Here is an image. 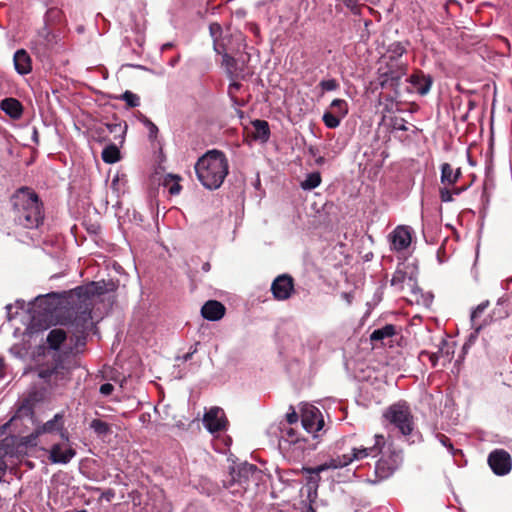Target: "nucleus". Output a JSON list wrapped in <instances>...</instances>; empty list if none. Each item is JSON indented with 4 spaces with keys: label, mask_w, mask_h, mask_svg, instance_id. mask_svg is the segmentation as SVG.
<instances>
[{
    "label": "nucleus",
    "mask_w": 512,
    "mask_h": 512,
    "mask_svg": "<svg viewBox=\"0 0 512 512\" xmlns=\"http://www.w3.org/2000/svg\"><path fill=\"white\" fill-rule=\"evenodd\" d=\"M32 422L30 409L22 407L8 423L0 428V482L8 468L5 457L25 456L29 448L37 446L38 438L43 434H59L61 439L69 441L68 431L64 427L63 414H55L52 419L38 425L33 432L23 436V426L27 427L26 423Z\"/></svg>",
    "instance_id": "nucleus-1"
},
{
    "label": "nucleus",
    "mask_w": 512,
    "mask_h": 512,
    "mask_svg": "<svg viewBox=\"0 0 512 512\" xmlns=\"http://www.w3.org/2000/svg\"><path fill=\"white\" fill-rule=\"evenodd\" d=\"M14 222L27 229L38 228L44 221L43 203L29 188L19 189L11 199Z\"/></svg>",
    "instance_id": "nucleus-2"
},
{
    "label": "nucleus",
    "mask_w": 512,
    "mask_h": 512,
    "mask_svg": "<svg viewBox=\"0 0 512 512\" xmlns=\"http://www.w3.org/2000/svg\"><path fill=\"white\" fill-rule=\"evenodd\" d=\"M194 168L200 183L209 190H215L229 173V161L224 152L212 149L197 160Z\"/></svg>",
    "instance_id": "nucleus-3"
},
{
    "label": "nucleus",
    "mask_w": 512,
    "mask_h": 512,
    "mask_svg": "<svg viewBox=\"0 0 512 512\" xmlns=\"http://www.w3.org/2000/svg\"><path fill=\"white\" fill-rule=\"evenodd\" d=\"M260 470L247 462L232 467L229 473V480H224V486L231 489L232 494H242L250 482H256L259 479Z\"/></svg>",
    "instance_id": "nucleus-4"
},
{
    "label": "nucleus",
    "mask_w": 512,
    "mask_h": 512,
    "mask_svg": "<svg viewBox=\"0 0 512 512\" xmlns=\"http://www.w3.org/2000/svg\"><path fill=\"white\" fill-rule=\"evenodd\" d=\"M373 444L354 447L349 454L338 455L332 457V466L343 468L353 461H359L368 457H377L385 448V438L381 434H375Z\"/></svg>",
    "instance_id": "nucleus-5"
},
{
    "label": "nucleus",
    "mask_w": 512,
    "mask_h": 512,
    "mask_svg": "<svg viewBox=\"0 0 512 512\" xmlns=\"http://www.w3.org/2000/svg\"><path fill=\"white\" fill-rule=\"evenodd\" d=\"M404 62H380L377 70L378 83L382 89L398 91L402 78L407 74Z\"/></svg>",
    "instance_id": "nucleus-6"
},
{
    "label": "nucleus",
    "mask_w": 512,
    "mask_h": 512,
    "mask_svg": "<svg viewBox=\"0 0 512 512\" xmlns=\"http://www.w3.org/2000/svg\"><path fill=\"white\" fill-rule=\"evenodd\" d=\"M383 416L394 425L403 435H410L413 430V420L406 402H397L389 406Z\"/></svg>",
    "instance_id": "nucleus-7"
},
{
    "label": "nucleus",
    "mask_w": 512,
    "mask_h": 512,
    "mask_svg": "<svg viewBox=\"0 0 512 512\" xmlns=\"http://www.w3.org/2000/svg\"><path fill=\"white\" fill-rule=\"evenodd\" d=\"M382 456L375 464V474L378 479L383 480L390 477L400 466L402 456L400 452L391 450H382Z\"/></svg>",
    "instance_id": "nucleus-8"
},
{
    "label": "nucleus",
    "mask_w": 512,
    "mask_h": 512,
    "mask_svg": "<svg viewBox=\"0 0 512 512\" xmlns=\"http://www.w3.org/2000/svg\"><path fill=\"white\" fill-rule=\"evenodd\" d=\"M70 326L76 337L77 345L80 344L83 346L85 344V335L92 326L91 310L85 307L83 310L77 311Z\"/></svg>",
    "instance_id": "nucleus-9"
},
{
    "label": "nucleus",
    "mask_w": 512,
    "mask_h": 512,
    "mask_svg": "<svg viewBox=\"0 0 512 512\" xmlns=\"http://www.w3.org/2000/svg\"><path fill=\"white\" fill-rule=\"evenodd\" d=\"M488 465L494 474L498 476L507 475L512 468L510 454L503 449H495L488 455Z\"/></svg>",
    "instance_id": "nucleus-10"
},
{
    "label": "nucleus",
    "mask_w": 512,
    "mask_h": 512,
    "mask_svg": "<svg viewBox=\"0 0 512 512\" xmlns=\"http://www.w3.org/2000/svg\"><path fill=\"white\" fill-rule=\"evenodd\" d=\"M301 423L308 433H316L324 426L320 410L312 405L305 406L302 409Z\"/></svg>",
    "instance_id": "nucleus-11"
},
{
    "label": "nucleus",
    "mask_w": 512,
    "mask_h": 512,
    "mask_svg": "<svg viewBox=\"0 0 512 512\" xmlns=\"http://www.w3.org/2000/svg\"><path fill=\"white\" fill-rule=\"evenodd\" d=\"M271 292L278 301L289 299L294 292L293 278L288 274L277 276L271 284Z\"/></svg>",
    "instance_id": "nucleus-12"
},
{
    "label": "nucleus",
    "mask_w": 512,
    "mask_h": 512,
    "mask_svg": "<svg viewBox=\"0 0 512 512\" xmlns=\"http://www.w3.org/2000/svg\"><path fill=\"white\" fill-rule=\"evenodd\" d=\"M226 422L224 411L218 407L210 408L203 417V425L210 433L224 430Z\"/></svg>",
    "instance_id": "nucleus-13"
},
{
    "label": "nucleus",
    "mask_w": 512,
    "mask_h": 512,
    "mask_svg": "<svg viewBox=\"0 0 512 512\" xmlns=\"http://www.w3.org/2000/svg\"><path fill=\"white\" fill-rule=\"evenodd\" d=\"M76 455L75 449L68 444L55 443L49 449V460L53 464H68Z\"/></svg>",
    "instance_id": "nucleus-14"
},
{
    "label": "nucleus",
    "mask_w": 512,
    "mask_h": 512,
    "mask_svg": "<svg viewBox=\"0 0 512 512\" xmlns=\"http://www.w3.org/2000/svg\"><path fill=\"white\" fill-rule=\"evenodd\" d=\"M406 267L404 265H399L391 278V286L395 287L398 290H403L404 285L407 284L413 293H416L420 289L416 287V278L412 274H408L405 270Z\"/></svg>",
    "instance_id": "nucleus-15"
},
{
    "label": "nucleus",
    "mask_w": 512,
    "mask_h": 512,
    "mask_svg": "<svg viewBox=\"0 0 512 512\" xmlns=\"http://www.w3.org/2000/svg\"><path fill=\"white\" fill-rule=\"evenodd\" d=\"M391 249L395 251H403L407 249L412 240L411 232L406 226H398L389 236Z\"/></svg>",
    "instance_id": "nucleus-16"
},
{
    "label": "nucleus",
    "mask_w": 512,
    "mask_h": 512,
    "mask_svg": "<svg viewBox=\"0 0 512 512\" xmlns=\"http://www.w3.org/2000/svg\"><path fill=\"white\" fill-rule=\"evenodd\" d=\"M331 464H332V458L314 468H304L303 469V471L308 475L307 476V480H308L307 486H308L309 495L311 494L312 490L316 491V489L318 487V482L320 481L319 474L321 472L328 470V469H338L339 468V467H334Z\"/></svg>",
    "instance_id": "nucleus-17"
},
{
    "label": "nucleus",
    "mask_w": 512,
    "mask_h": 512,
    "mask_svg": "<svg viewBox=\"0 0 512 512\" xmlns=\"http://www.w3.org/2000/svg\"><path fill=\"white\" fill-rule=\"evenodd\" d=\"M225 306L216 300L207 301L201 308V315L209 321H218L225 314Z\"/></svg>",
    "instance_id": "nucleus-18"
},
{
    "label": "nucleus",
    "mask_w": 512,
    "mask_h": 512,
    "mask_svg": "<svg viewBox=\"0 0 512 512\" xmlns=\"http://www.w3.org/2000/svg\"><path fill=\"white\" fill-rule=\"evenodd\" d=\"M408 81L413 86V88L422 96L429 93L433 83L432 77L430 75H425L421 71L412 74L409 77Z\"/></svg>",
    "instance_id": "nucleus-19"
},
{
    "label": "nucleus",
    "mask_w": 512,
    "mask_h": 512,
    "mask_svg": "<svg viewBox=\"0 0 512 512\" xmlns=\"http://www.w3.org/2000/svg\"><path fill=\"white\" fill-rule=\"evenodd\" d=\"M1 110L12 119H20L23 114V106L16 98H5L0 103Z\"/></svg>",
    "instance_id": "nucleus-20"
},
{
    "label": "nucleus",
    "mask_w": 512,
    "mask_h": 512,
    "mask_svg": "<svg viewBox=\"0 0 512 512\" xmlns=\"http://www.w3.org/2000/svg\"><path fill=\"white\" fill-rule=\"evenodd\" d=\"M14 67L17 73L25 75L31 72L32 65L28 53L24 49L17 50L13 57Z\"/></svg>",
    "instance_id": "nucleus-21"
},
{
    "label": "nucleus",
    "mask_w": 512,
    "mask_h": 512,
    "mask_svg": "<svg viewBox=\"0 0 512 512\" xmlns=\"http://www.w3.org/2000/svg\"><path fill=\"white\" fill-rule=\"evenodd\" d=\"M252 137L256 141H260L261 143H265L268 141L270 137V128L269 124L265 120H254L252 121Z\"/></svg>",
    "instance_id": "nucleus-22"
},
{
    "label": "nucleus",
    "mask_w": 512,
    "mask_h": 512,
    "mask_svg": "<svg viewBox=\"0 0 512 512\" xmlns=\"http://www.w3.org/2000/svg\"><path fill=\"white\" fill-rule=\"evenodd\" d=\"M461 176L460 168L453 170L449 163L441 165V183L444 185L455 184Z\"/></svg>",
    "instance_id": "nucleus-23"
},
{
    "label": "nucleus",
    "mask_w": 512,
    "mask_h": 512,
    "mask_svg": "<svg viewBox=\"0 0 512 512\" xmlns=\"http://www.w3.org/2000/svg\"><path fill=\"white\" fill-rule=\"evenodd\" d=\"M406 52V48L401 42H393L387 48V55L383 56V62H402L400 58Z\"/></svg>",
    "instance_id": "nucleus-24"
},
{
    "label": "nucleus",
    "mask_w": 512,
    "mask_h": 512,
    "mask_svg": "<svg viewBox=\"0 0 512 512\" xmlns=\"http://www.w3.org/2000/svg\"><path fill=\"white\" fill-rule=\"evenodd\" d=\"M396 329L392 324H386L385 326L375 329L371 335L370 340L372 342H383L385 339H389L395 335Z\"/></svg>",
    "instance_id": "nucleus-25"
},
{
    "label": "nucleus",
    "mask_w": 512,
    "mask_h": 512,
    "mask_svg": "<svg viewBox=\"0 0 512 512\" xmlns=\"http://www.w3.org/2000/svg\"><path fill=\"white\" fill-rule=\"evenodd\" d=\"M65 340L66 333L64 330L59 328L52 329L47 335L48 346L53 350H58Z\"/></svg>",
    "instance_id": "nucleus-26"
},
{
    "label": "nucleus",
    "mask_w": 512,
    "mask_h": 512,
    "mask_svg": "<svg viewBox=\"0 0 512 512\" xmlns=\"http://www.w3.org/2000/svg\"><path fill=\"white\" fill-rule=\"evenodd\" d=\"M448 346V343L446 340L441 341V347H439V350L436 353H430L427 351H422L421 356H427L429 361L431 362L432 366H436L440 356L446 355L447 360H450V354H453V351H450L448 348L445 350V347Z\"/></svg>",
    "instance_id": "nucleus-27"
},
{
    "label": "nucleus",
    "mask_w": 512,
    "mask_h": 512,
    "mask_svg": "<svg viewBox=\"0 0 512 512\" xmlns=\"http://www.w3.org/2000/svg\"><path fill=\"white\" fill-rule=\"evenodd\" d=\"M120 159V151L114 144L106 146L102 151V160L105 163L113 164Z\"/></svg>",
    "instance_id": "nucleus-28"
},
{
    "label": "nucleus",
    "mask_w": 512,
    "mask_h": 512,
    "mask_svg": "<svg viewBox=\"0 0 512 512\" xmlns=\"http://www.w3.org/2000/svg\"><path fill=\"white\" fill-rule=\"evenodd\" d=\"M79 296L91 297L94 295H100L103 291L102 286L99 283L92 282L85 287H78L76 289Z\"/></svg>",
    "instance_id": "nucleus-29"
},
{
    "label": "nucleus",
    "mask_w": 512,
    "mask_h": 512,
    "mask_svg": "<svg viewBox=\"0 0 512 512\" xmlns=\"http://www.w3.org/2000/svg\"><path fill=\"white\" fill-rule=\"evenodd\" d=\"M321 183V175L319 172H312L306 176L301 182V188L304 190H312L318 187Z\"/></svg>",
    "instance_id": "nucleus-30"
},
{
    "label": "nucleus",
    "mask_w": 512,
    "mask_h": 512,
    "mask_svg": "<svg viewBox=\"0 0 512 512\" xmlns=\"http://www.w3.org/2000/svg\"><path fill=\"white\" fill-rule=\"evenodd\" d=\"M330 107L333 110L332 113L338 114L340 117L344 118L348 113V104L343 99H334L331 102Z\"/></svg>",
    "instance_id": "nucleus-31"
},
{
    "label": "nucleus",
    "mask_w": 512,
    "mask_h": 512,
    "mask_svg": "<svg viewBox=\"0 0 512 512\" xmlns=\"http://www.w3.org/2000/svg\"><path fill=\"white\" fill-rule=\"evenodd\" d=\"M343 117L338 116V114H334L332 112H325L323 114L322 120L326 127L330 129L337 128L340 125V121Z\"/></svg>",
    "instance_id": "nucleus-32"
},
{
    "label": "nucleus",
    "mask_w": 512,
    "mask_h": 512,
    "mask_svg": "<svg viewBox=\"0 0 512 512\" xmlns=\"http://www.w3.org/2000/svg\"><path fill=\"white\" fill-rule=\"evenodd\" d=\"M90 428L98 435H106L110 432L109 424L100 419H93L90 423Z\"/></svg>",
    "instance_id": "nucleus-33"
},
{
    "label": "nucleus",
    "mask_w": 512,
    "mask_h": 512,
    "mask_svg": "<svg viewBox=\"0 0 512 512\" xmlns=\"http://www.w3.org/2000/svg\"><path fill=\"white\" fill-rule=\"evenodd\" d=\"M296 443L298 441L295 430L291 427H284L281 429L280 442Z\"/></svg>",
    "instance_id": "nucleus-34"
},
{
    "label": "nucleus",
    "mask_w": 512,
    "mask_h": 512,
    "mask_svg": "<svg viewBox=\"0 0 512 512\" xmlns=\"http://www.w3.org/2000/svg\"><path fill=\"white\" fill-rule=\"evenodd\" d=\"M236 60L229 53H224L222 57V66L225 68L227 74L232 76L236 70Z\"/></svg>",
    "instance_id": "nucleus-35"
},
{
    "label": "nucleus",
    "mask_w": 512,
    "mask_h": 512,
    "mask_svg": "<svg viewBox=\"0 0 512 512\" xmlns=\"http://www.w3.org/2000/svg\"><path fill=\"white\" fill-rule=\"evenodd\" d=\"M488 306H489V301L486 300V301H483L482 303H480L472 311L471 316H470L471 326L479 325L477 323V318L480 317L485 312V310L488 308Z\"/></svg>",
    "instance_id": "nucleus-36"
},
{
    "label": "nucleus",
    "mask_w": 512,
    "mask_h": 512,
    "mask_svg": "<svg viewBox=\"0 0 512 512\" xmlns=\"http://www.w3.org/2000/svg\"><path fill=\"white\" fill-rule=\"evenodd\" d=\"M121 99L123 101L126 102V104L131 107V108H134V107H137L140 105V98L138 95H136L135 93L131 92V91H125L122 95H121Z\"/></svg>",
    "instance_id": "nucleus-37"
},
{
    "label": "nucleus",
    "mask_w": 512,
    "mask_h": 512,
    "mask_svg": "<svg viewBox=\"0 0 512 512\" xmlns=\"http://www.w3.org/2000/svg\"><path fill=\"white\" fill-rule=\"evenodd\" d=\"M142 123L146 126L149 131V138L155 139L158 134V127L147 117H143Z\"/></svg>",
    "instance_id": "nucleus-38"
},
{
    "label": "nucleus",
    "mask_w": 512,
    "mask_h": 512,
    "mask_svg": "<svg viewBox=\"0 0 512 512\" xmlns=\"http://www.w3.org/2000/svg\"><path fill=\"white\" fill-rule=\"evenodd\" d=\"M320 87L323 91H334L339 87L338 82L335 79L322 80Z\"/></svg>",
    "instance_id": "nucleus-39"
},
{
    "label": "nucleus",
    "mask_w": 512,
    "mask_h": 512,
    "mask_svg": "<svg viewBox=\"0 0 512 512\" xmlns=\"http://www.w3.org/2000/svg\"><path fill=\"white\" fill-rule=\"evenodd\" d=\"M437 438H438L439 442L443 446L447 447L449 452L452 454L453 453V445H452L450 439L443 434H437Z\"/></svg>",
    "instance_id": "nucleus-40"
},
{
    "label": "nucleus",
    "mask_w": 512,
    "mask_h": 512,
    "mask_svg": "<svg viewBox=\"0 0 512 512\" xmlns=\"http://www.w3.org/2000/svg\"><path fill=\"white\" fill-rule=\"evenodd\" d=\"M440 199L442 202H451L453 200L451 191L447 188L440 189Z\"/></svg>",
    "instance_id": "nucleus-41"
},
{
    "label": "nucleus",
    "mask_w": 512,
    "mask_h": 512,
    "mask_svg": "<svg viewBox=\"0 0 512 512\" xmlns=\"http://www.w3.org/2000/svg\"><path fill=\"white\" fill-rule=\"evenodd\" d=\"M214 51L217 54L222 55V57L224 56V53H228V49L225 44L219 43L216 39L214 40Z\"/></svg>",
    "instance_id": "nucleus-42"
},
{
    "label": "nucleus",
    "mask_w": 512,
    "mask_h": 512,
    "mask_svg": "<svg viewBox=\"0 0 512 512\" xmlns=\"http://www.w3.org/2000/svg\"><path fill=\"white\" fill-rule=\"evenodd\" d=\"M114 390V386L110 383H104L100 386V393L103 395V396H109Z\"/></svg>",
    "instance_id": "nucleus-43"
},
{
    "label": "nucleus",
    "mask_w": 512,
    "mask_h": 512,
    "mask_svg": "<svg viewBox=\"0 0 512 512\" xmlns=\"http://www.w3.org/2000/svg\"><path fill=\"white\" fill-rule=\"evenodd\" d=\"M485 324H486V322H484L483 324L472 326V328L474 329V332L471 333L470 336H469V343H472L473 341L476 340V338L478 337L479 332L481 331V329L483 328V326Z\"/></svg>",
    "instance_id": "nucleus-44"
},
{
    "label": "nucleus",
    "mask_w": 512,
    "mask_h": 512,
    "mask_svg": "<svg viewBox=\"0 0 512 512\" xmlns=\"http://www.w3.org/2000/svg\"><path fill=\"white\" fill-rule=\"evenodd\" d=\"M286 420L288 424H294L298 421V415L293 408H291V412L286 414Z\"/></svg>",
    "instance_id": "nucleus-45"
},
{
    "label": "nucleus",
    "mask_w": 512,
    "mask_h": 512,
    "mask_svg": "<svg viewBox=\"0 0 512 512\" xmlns=\"http://www.w3.org/2000/svg\"><path fill=\"white\" fill-rule=\"evenodd\" d=\"M55 296H57L56 293H50V294H47L46 296H38V297H36L35 301H36L37 305L39 307H41L47 301V298L55 297Z\"/></svg>",
    "instance_id": "nucleus-46"
},
{
    "label": "nucleus",
    "mask_w": 512,
    "mask_h": 512,
    "mask_svg": "<svg viewBox=\"0 0 512 512\" xmlns=\"http://www.w3.org/2000/svg\"><path fill=\"white\" fill-rule=\"evenodd\" d=\"M107 127L110 132H115L116 129L118 128L122 133H125L127 125L125 124L124 127H122L120 124H113V125L109 124V125H107Z\"/></svg>",
    "instance_id": "nucleus-47"
},
{
    "label": "nucleus",
    "mask_w": 512,
    "mask_h": 512,
    "mask_svg": "<svg viewBox=\"0 0 512 512\" xmlns=\"http://www.w3.org/2000/svg\"><path fill=\"white\" fill-rule=\"evenodd\" d=\"M53 373H54V370L41 369L39 371V377L44 378V379H49Z\"/></svg>",
    "instance_id": "nucleus-48"
},
{
    "label": "nucleus",
    "mask_w": 512,
    "mask_h": 512,
    "mask_svg": "<svg viewBox=\"0 0 512 512\" xmlns=\"http://www.w3.org/2000/svg\"><path fill=\"white\" fill-rule=\"evenodd\" d=\"M181 186L178 183H174L172 186L169 187V193L171 195H177L180 193Z\"/></svg>",
    "instance_id": "nucleus-49"
},
{
    "label": "nucleus",
    "mask_w": 512,
    "mask_h": 512,
    "mask_svg": "<svg viewBox=\"0 0 512 512\" xmlns=\"http://www.w3.org/2000/svg\"><path fill=\"white\" fill-rule=\"evenodd\" d=\"M344 3L347 7L353 9L357 4V0H344Z\"/></svg>",
    "instance_id": "nucleus-50"
},
{
    "label": "nucleus",
    "mask_w": 512,
    "mask_h": 512,
    "mask_svg": "<svg viewBox=\"0 0 512 512\" xmlns=\"http://www.w3.org/2000/svg\"><path fill=\"white\" fill-rule=\"evenodd\" d=\"M512 283V277H508L502 282V286L504 289H508L509 285Z\"/></svg>",
    "instance_id": "nucleus-51"
},
{
    "label": "nucleus",
    "mask_w": 512,
    "mask_h": 512,
    "mask_svg": "<svg viewBox=\"0 0 512 512\" xmlns=\"http://www.w3.org/2000/svg\"><path fill=\"white\" fill-rule=\"evenodd\" d=\"M5 372H4V360L0 358V380L4 378Z\"/></svg>",
    "instance_id": "nucleus-52"
},
{
    "label": "nucleus",
    "mask_w": 512,
    "mask_h": 512,
    "mask_svg": "<svg viewBox=\"0 0 512 512\" xmlns=\"http://www.w3.org/2000/svg\"><path fill=\"white\" fill-rule=\"evenodd\" d=\"M239 88H240V84L233 82L229 85V92H231L232 90H238Z\"/></svg>",
    "instance_id": "nucleus-53"
},
{
    "label": "nucleus",
    "mask_w": 512,
    "mask_h": 512,
    "mask_svg": "<svg viewBox=\"0 0 512 512\" xmlns=\"http://www.w3.org/2000/svg\"><path fill=\"white\" fill-rule=\"evenodd\" d=\"M433 296L431 294H428L424 299V304L426 306H429L432 303Z\"/></svg>",
    "instance_id": "nucleus-54"
},
{
    "label": "nucleus",
    "mask_w": 512,
    "mask_h": 512,
    "mask_svg": "<svg viewBox=\"0 0 512 512\" xmlns=\"http://www.w3.org/2000/svg\"><path fill=\"white\" fill-rule=\"evenodd\" d=\"M215 30L219 31L220 30V26L217 25V24H212L210 26V32H211L212 36H214Z\"/></svg>",
    "instance_id": "nucleus-55"
},
{
    "label": "nucleus",
    "mask_w": 512,
    "mask_h": 512,
    "mask_svg": "<svg viewBox=\"0 0 512 512\" xmlns=\"http://www.w3.org/2000/svg\"><path fill=\"white\" fill-rule=\"evenodd\" d=\"M195 351H196V349H195V350H193L192 352L186 353V354L183 356V360H184V361H188V360H190V359H191V357H192V355H193V353H194Z\"/></svg>",
    "instance_id": "nucleus-56"
},
{
    "label": "nucleus",
    "mask_w": 512,
    "mask_h": 512,
    "mask_svg": "<svg viewBox=\"0 0 512 512\" xmlns=\"http://www.w3.org/2000/svg\"><path fill=\"white\" fill-rule=\"evenodd\" d=\"M395 128H396L397 130H401V131H406V130H407V127L405 126V124H404V123L399 124V125H398V124H396V125H395Z\"/></svg>",
    "instance_id": "nucleus-57"
},
{
    "label": "nucleus",
    "mask_w": 512,
    "mask_h": 512,
    "mask_svg": "<svg viewBox=\"0 0 512 512\" xmlns=\"http://www.w3.org/2000/svg\"><path fill=\"white\" fill-rule=\"evenodd\" d=\"M211 266H210V263L209 262H205L203 265H202V270L204 272H208L210 270Z\"/></svg>",
    "instance_id": "nucleus-58"
},
{
    "label": "nucleus",
    "mask_w": 512,
    "mask_h": 512,
    "mask_svg": "<svg viewBox=\"0 0 512 512\" xmlns=\"http://www.w3.org/2000/svg\"><path fill=\"white\" fill-rule=\"evenodd\" d=\"M33 140L37 143L38 142V132L36 129L33 131Z\"/></svg>",
    "instance_id": "nucleus-59"
},
{
    "label": "nucleus",
    "mask_w": 512,
    "mask_h": 512,
    "mask_svg": "<svg viewBox=\"0 0 512 512\" xmlns=\"http://www.w3.org/2000/svg\"><path fill=\"white\" fill-rule=\"evenodd\" d=\"M324 161H325V160H324V158H323V157H319V158H317V159H316V163H317L318 165H322V164L324 163Z\"/></svg>",
    "instance_id": "nucleus-60"
},
{
    "label": "nucleus",
    "mask_w": 512,
    "mask_h": 512,
    "mask_svg": "<svg viewBox=\"0 0 512 512\" xmlns=\"http://www.w3.org/2000/svg\"><path fill=\"white\" fill-rule=\"evenodd\" d=\"M303 512H315L311 506H307Z\"/></svg>",
    "instance_id": "nucleus-61"
}]
</instances>
